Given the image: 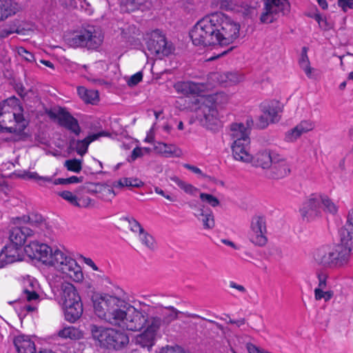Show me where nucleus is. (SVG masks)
Wrapping results in <instances>:
<instances>
[{
	"label": "nucleus",
	"mask_w": 353,
	"mask_h": 353,
	"mask_svg": "<svg viewBox=\"0 0 353 353\" xmlns=\"http://www.w3.org/2000/svg\"><path fill=\"white\" fill-rule=\"evenodd\" d=\"M154 149L157 153L167 158L180 157L183 155L181 149L174 144L159 141L155 143Z\"/></svg>",
	"instance_id": "c756f323"
},
{
	"label": "nucleus",
	"mask_w": 353,
	"mask_h": 353,
	"mask_svg": "<svg viewBox=\"0 0 353 353\" xmlns=\"http://www.w3.org/2000/svg\"><path fill=\"white\" fill-rule=\"evenodd\" d=\"M63 309L65 320L70 323H74L82 315L83 304L81 302L75 303L73 302L68 305H63Z\"/></svg>",
	"instance_id": "2f4dec72"
},
{
	"label": "nucleus",
	"mask_w": 353,
	"mask_h": 353,
	"mask_svg": "<svg viewBox=\"0 0 353 353\" xmlns=\"http://www.w3.org/2000/svg\"><path fill=\"white\" fill-rule=\"evenodd\" d=\"M229 286L232 288L236 289L238 291H239L241 293H245L246 289L242 285H239L236 283L234 281H230Z\"/></svg>",
	"instance_id": "338daca9"
},
{
	"label": "nucleus",
	"mask_w": 353,
	"mask_h": 353,
	"mask_svg": "<svg viewBox=\"0 0 353 353\" xmlns=\"http://www.w3.org/2000/svg\"><path fill=\"white\" fill-rule=\"evenodd\" d=\"M245 143V141L233 142L231 146L232 155L237 161L249 163L252 161V156L248 152L249 144Z\"/></svg>",
	"instance_id": "c85d7f7f"
},
{
	"label": "nucleus",
	"mask_w": 353,
	"mask_h": 353,
	"mask_svg": "<svg viewBox=\"0 0 353 353\" xmlns=\"http://www.w3.org/2000/svg\"><path fill=\"white\" fill-rule=\"evenodd\" d=\"M157 314L161 317V321L163 325H168L172 321L178 319V315L181 312L177 310L173 306L163 307L162 305L154 306Z\"/></svg>",
	"instance_id": "7c9ffc66"
},
{
	"label": "nucleus",
	"mask_w": 353,
	"mask_h": 353,
	"mask_svg": "<svg viewBox=\"0 0 353 353\" xmlns=\"http://www.w3.org/2000/svg\"><path fill=\"white\" fill-rule=\"evenodd\" d=\"M95 314L113 326L122 328L128 308L123 299L108 294H94L92 296Z\"/></svg>",
	"instance_id": "f03ea898"
},
{
	"label": "nucleus",
	"mask_w": 353,
	"mask_h": 353,
	"mask_svg": "<svg viewBox=\"0 0 353 353\" xmlns=\"http://www.w3.org/2000/svg\"><path fill=\"white\" fill-rule=\"evenodd\" d=\"M54 287L61 290V301L62 305H68L73 302H81V297L79 296L77 290L74 285L68 282H61V285L54 283Z\"/></svg>",
	"instance_id": "f3484780"
},
{
	"label": "nucleus",
	"mask_w": 353,
	"mask_h": 353,
	"mask_svg": "<svg viewBox=\"0 0 353 353\" xmlns=\"http://www.w3.org/2000/svg\"><path fill=\"white\" fill-rule=\"evenodd\" d=\"M350 250L343 244L333 246L324 245L317 248L313 253L314 262L325 268H341L349 262Z\"/></svg>",
	"instance_id": "20e7f679"
},
{
	"label": "nucleus",
	"mask_w": 353,
	"mask_h": 353,
	"mask_svg": "<svg viewBox=\"0 0 353 353\" xmlns=\"http://www.w3.org/2000/svg\"><path fill=\"white\" fill-rule=\"evenodd\" d=\"M23 221L33 228L34 234L43 232L45 236L49 234L50 225L41 214H30L28 216H23Z\"/></svg>",
	"instance_id": "4be33fe9"
},
{
	"label": "nucleus",
	"mask_w": 353,
	"mask_h": 353,
	"mask_svg": "<svg viewBox=\"0 0 353 353\" xmlns=\"http://www.w3.org/2000/svg\"><path fill=\"white\" fill-rule=\"evenodd\" d=\"M145 319L146 320L144 327L145 330L157 335V332L163 325L161 317L157 314L154 306L145 305Z\"/></svg>",
	"instance_id": "6ab92c4d"
},
{
	"label": "nucleus",
	"mask_w": 353,
	"mask_h": 353,
	"mask_svg": "<svg viewBox=\"0 0 353 353\" xmlns=\"http://www.w3.org/2000/svg\"><path fill=\"white\" fill-rule=\"evenodd\" d=\"M266 234L265 216L261 214H255L252 216L250 222V241L256 245L263 246L268 241Z\"/></svg>",
	"instance_id": "9b49d317"
},
{
	"label": "nucleus",
	"mask_w": 353,
	"mask_h": 353,
	"mask_svg": "<svg viewBox=\"0 0 353 353\" xmlns=\"http://www.w3.org/2000/svg\"><path fill=\"white\" fill-rule=\"evenodd\" d=\"M219 20L217 24V34L219 46H228L239 36L240 25L222 13H217Z\"/></svg>",
	"instance_id": "6e6552de"
},
{
	"label": "nucleus",
	"mask_w": 353,
	"mask_h": 353,
	"mask_svg": "<svg viewBox=\"0 0 353 353\" xmlns=\"http://www.w3.org/2000/svg\"><path fill=\"white\" fill-rule=\"evenodd\" d=\"M171 181L175 183L181 190L185 193L192 196H196L199 192V190L193 186L192 184L186 183L177 176H172L170 178Z\"/></svg>",
	"instance_id": "ea45409f"
},
{
	"label": "nucleus",
	"mask_w": 353,
	"mask_h": 353,
	"mask_svg": "<svg viewBox=\"0 0 353 353\" xmlns=\"http://www.w3.org/2000/svg\"><path fill=\"white\" fill-rule=\"evenodd\" d=\"M210 78L223 86H229L242 81L244 79V75L236 71L225 73L215 72L210 74Z\"/></svg>",
	"instance_id": "412c9836"
},
{
	"label": "nucleus",
	"mask_w": 353,
	"mask_h": 353,
	"mask_svg": "<svg viewBox=\"0 0 353 353\" xmlns=\"http://www.w3.org/2000/svg\"><path fill=\"white\" fill-rule=\"evenodd\" d=\"M290 4L288 0H264V12L261 14L262 23H272L279 16L289 12Z\"/></svg>",
	"instance_id": "9d476101"
},
{
	"label": "nucleus",
	"mask_w": 353,
	"mask_h": 353,
	"mask_svg": "<svg viewBox=\"0 0 353 353\" xmlns=\"http://www.w3.org/2000/svg\"><path fill=\"white\" fill-rule=\"evenodd\" d=\"M25 177L29 179H34L38 182L40 185H43L46 182H52V176H41L36 172H28L26 173Z\"/></svg>",
	"instance_id": "de8ad7c7"
},
{
	"label": "nucleus",
	"mask_w": 353,
	"mask_h": 353,
	"mask_svg": "<svg viewBox=\"0 0 353 353\" xmlns=\"http://www.w3.org/2000/svg\"><path fill=\"white\" fill-rule=\"evenodd\" d=\"M24 250L30 257L53 266L75 282H79L83 278L81 268L77 261L59 249L53 250L47 244L32 241L25 247Z\"/></svg>",
	"instance_id": "f257e3e1"
},
{
	"label": "nucleus",
	"mask_w": 353,
	"mask_h": 353,
	"mask_svg": "<svg viewBox=\"0 0 353 353\" xmlns=\"http://www.w3.org/2000/svg\"><path fill=\"white\" fill-rule=\"evenodd\" d=\"M270 122L266 115L263 112V114L259 117L258 125L261 128H265L268 126Z\"/></svg>",
	"instance_id": "0e129e2a"
},
{
	"label": "nucleus",
	"mask_w": 353,
	"mask_h": 353,
	"mask_svg": "<svg viewBox=\"0 0 353 353\" xmlns=\"http://www.w3.org/2000/svg\"><path fill=\"white\" fill-rule=\"evenodd\" d=\"M23 31L24 29L20 28L19 27L10 28L9 29H3L0 32V37L5 38L14 32L17 34H24Z\"/></svg>",
	"instance_id": "5fc2aeb1"
},
{
	"label": "nucleus",
	"mask_w": 353,
	"mask_h": 353,
	"mask_svg": "<svg viewBox=\"0 0 353 353\" xmlns=\"http://www.w3.org/2000/svg\"><path fill=\"white\" fill-rule=\"evenodd\" d=\"M21 112L22 108L15 97L0 103V132L16 134L22 132L27 126V121Z\"/></svg>",
	"instance_id": "7ed1b4c3"
},
{
	"label": "nucleus",
	"mask_w": 353,
	"mask_h": 353,
	"mask_svg": "<svg viewBox=\"0 0 353 353\" xmlns=\"http://www.w3.org/2000/svg\"><path fill=\"white\" fill-rule=\"evenodd\" d=\"M261 110L268 117L270 122H275L279 120L278 109L273 103L262 105Z\"/></svg>",
	"instance_id": "79ce46f5"
},
{
	"label": "nucleus",
	"mask_w": 353,
	"mask_h": 353,
	"mask_svg": "<svg viewBox=\"0 0 353 353\" xmlns=\"http://www.w3.org/2000/svg\"><path fill=\"white\" fill-rule=\"evenodd\" d=\"M21 247L10 243L0 252V268L22 260Z\"/></svg>",
	"instance_id": "a211bd4d"
},
{
	"label": "nucleus",
	"mask_w": 353,
	"mask_h": 353,
	"mask_svg": "<svg viewBox=\"0 0 353 353\" xmlns=\"http://www.w3.org/2000/svg\"><path fill=\"white\" fill-rule=\"evenodd\" d=\"M323 205L324 210L331 214H335L337 212L336 205L325 195H321V206Z\"/></svg>",
	"instance_id": "49530a36"
},
{
	"label": "nucleus",
	"mask_w": 353,
	"mask_h": 353,
	"mask_svg": "<svg viewBox=\"0 0 353 353\" xmlns=\"http://www.w3.org/2000/svg\"><path fill=\"white\" fill-rule=\"evenodd\" d=\"M273 157L270 168V177L279 179L288 176L290 172V165L286 158L278 152Z\"/></svg>",
	"instance_id": "2eb2a0df"
},
{
	"label": "nucleus",
	"mask_w": 353,
	"mask_h": 353,
	"mask_svg": "<svg viewBox=\"0 0 353 353\" xmlns=\"http://www.w3.org/2000/svg\"><path fill=\"white\" fill-rule=\"evenodd\" d=\"M143 156V150L142 148L137 147L133 149L130 159L132 161H135L137 158L141 157Z\"/></svg>",
	"instance_id": "e2e57ef3"
},
{
	"label": "nucleus",
	"mask_w": 353,
	"mask_h": 353,
	"mask_svg": "<svg viewBox=\"0 0 353 353\" xmlns=\"http://www.w3.org/2000/svg\"><path fill=\"white\" fill-rule=\"evenodd\" d=\"M326 278L327 276L325 274H320L318 275L319 279V287L316 289L324 290L326 287Z\"/></svg>",
	"instance_id": "69168bd1"
},
{
	"label": "nucleus",
	"mask_w": 353,
	"mask_h": 353,
	"mask_svg": "<svg viewBox=\"0 0 353 353\" xmlns=\"http://www.w3.org/2000/svg\"><path fill=\"white\" fill-rule=\"evenodd\" d=\"M90 330L93 339L97 341L101 347L106 349L120 350L129 343V337L124 332L95 325H91Z\"/></svg>",
	"instance_id": "423d86ee"
},
{
	"label": "nucleus",
	"mask_w": 353,
	"mask_h": 353,
	"mask_svg": "<svg viewBox=\"0 0 353 353\" xmlns=\"http://www.w3.org/2000/svg\"><path fill=\"white\" fill-rule=\"evenodd\" d=\"M321 194H314L303 203L301 214L307 221L313 220L321 213Z\"/></svg>",
	"instance_id": "4468645a"
},
{
	"label": "nucleus",
	"mask_w": 353,
	"mask_h": 353,
	"mask_svg": "<svg viewBox=\"0 0 353 353\" xmlns=\"http://www.w3.org/2000/svg\"><path fill=\"white\" fill-rule=\"evenodd\" d=\"M199 196L203 202H206L212 207H216L220 204L219 200L212 194L200 193Z\"/></svg>",
	"instance_id": "8fccbe9b"
},
{
	"label": "nucleus",
	"mask_w": 353,
	"mask_h": 353,
	"mask_svg": "<svg viewBox=\"0 0 353 353\" xmlns=\"http://www.w3.org/2000/svg\"><path fill=\"white\" fill-rule=\"evenodd\" d=\"M146 47L151 55L162 58L168 56L174 51L172 43L168 42L165 37L159 30H156L148 34Z\"/></svg>",
	"instance_id": "1a4fd4ad"
},
{
	"label": "nucleus",
	"mask_w": 353,
	"mask_h": 353,
	"mask_svg": "<svg viewBox=\"0 0 353 353\" xmlns=\"http://www.w3.org/2000/svg\"><path fill=\"white\" fill-rule=\"evenodd\" d=\"M314 128V123L311 120H303L294 128L285 134V140L288 142L295 141L303 134L311 131Z\"/></svg>",
	"instance_id": "b1692460"
},
{
	"label": "nucleus",
	"mask_w": 353,
	"mask_h": 353,
	"mask_svg": "<svg viewBox=\"0 0 353 353\" xmlns=\"http://www.w3.org/2000/svg\"><path fill=\"white\" fill-rule=\"evenodd\" d=\"M155 339L156 335L154 334L145 330L143 333L136 336L135 342L141 347H146L148 350H150L154 344Z\"/></svg>",
	"instance_id": "f704fd0d"
},
{
	"label": "nucleus",
	"mask_w": 353,
	"mask_h": 353,
	"mask_svg": "<svg viewBox=\"0 0 353 353\" xmlns=\"http://www.w3.org/2000/svg\"><path fill=\"white\" fill-rule=\"evenodd\" d=\"M146 304L141 303V308L138 310L132 306L128 308L122 329L130 331H139L141 330L145 323V310Z\"/></svg>",
	"instance_id": "ddd939ff"
},
{
	"label": "nucleus",
	"mask_w": 353,
	"mask_h": 353,
	"mask_svg": "<svg viewBox=\"0 0 353 353\" xmlns=\"http://www.w3.org/2000/svg\"><path fill=\"white\" fill-rule=\"evenodd\" d=\"M249 130L243 123H234L230 127V136L233 142L245 141V144H250Z\"/></svg>",
	"instance_id": "393cba45"
},
{
	"label": "nucleus",
	"mask_w": 353,
	"mask_h": 353,
	"mask_svg": "<svg viewBox=\"0 0 353 353\" xmlns=\"http://www.w3.org/2000/svg\"><path fill=\"white\" fill-rule=\"evenodd\" d=\"M37 283L28 279L24 281V287L22 290V296L30 304L24 306L28 312H34L37 310V304L40 301V297L36 291Z\"/></svg>",
	"instance_id": "dca6fc26"
},
{
	"label": "nucleus",
	"mask_w": 353,
	"mask_h": 353,
	"mask_svg": "<svg viewBox=\"0 0 353 353\" xmlns=\"http://www.w3.org/2000/svg\"><path fill=\"white\" fill-rule=\"evenodd\" d=\"M176 92L184 96L199 95L205 89L203 83L192 81H179L174 85Z\"/></svg>",
	"instance_id": "aec40b11"
},
{
	"label": "nucleus",
	"mask_w": 353,
	"mask_h": 353,
	"mask_svg": "<svg viewBox=\"0 0 353 353\" xmlns=\"http://www.w3.org/2000/svg\"><path fill=\"white\" fill-rule=\"evenodd\" d=\"M216 13L208 15L200 19L190 32L194 46L207 47L219 45Z\"/></svg>",
	"instance_id": "39448f33"
},
{
	"label": "nucleus",
	"mask_w": 353,
	"mask_h": 353,
	"mask_svg": "<svg viewBox=\"0 0 353 353\" xmlns=\"http://www.w3.org/2000/svg\"><path fill=\"white\" fill-rule=\"evenodd\" d=\"M121 220L127 222L130 230L134 233H138L139 234L144 230L141 223L133 216H123L121 218Z\"/></svg>",
	"instance_id": "c03bdc74"
},
{
	"label": "nucleus",
	"mask_w": 353,
	"mask_h": 353,
	"mask_svg": "<svg viewBox=\"0 0 353 353\" xmlns=\"http://www.w3.org/2000/svg\"><path fill=\"white\" fill-rule=\"evenodd\" d=\"M81 181H82L81 177L72 176H70L67 179L59 178V179H57L54 180L52 179V182L54 185H66V184H70V183H81Z\"/></svg>",
	"instance_id": "09e8293b"
},
{
	"label": "nucleus",
	"mask_w": 353,
	"mask_h": 353,
	"mask_svg": "<svg viewBox=\"0 0 353 353\" xmlns=\"http://www.w3.org/2000/svg\"><path fill=\"white\" fill-rule=\"evenodd\" d=\"M63 199L75 206L78 197L70 191H63L58 194Z\"/></svg>",
	"instance_id": "603ef678"
},
{
	"label": "nucleus",
	"mask_w": 353,
	"mask_h": 353,
	"mask_svg": "<svg viewBox=\"0 0 353 353\" xmlns=\"http://www.w3.org/2000/svg\"><path fill=\"white\" fill-rule=\"evenodd\" d=\"M345 225L353 228V209L350 210L347 214V222Z\"/></svg>",
	"instance_id": "774afa93"
},
{
	"label": "nucleus",
	"mask_w": 353,
	"mask_h": 353,
	"mask_svg": "<svg viewBox=\"0 0 353 353\" xmlns=\"http://www.w3.org/2000/svg\"><path fill=\"white\" fill-rule=\"evenodd\" d=\"M160 353H186L183 349L179 346V345H174V346H170L166 345L165 347H163L161 349Z\"/></svg>",
	"instance_id": "864d4df0"
},
{
	"label": "nucleus",
	"mask_w": 353,
	"mask_h": 353,
	"mask_svg": "<svg viewBox=\"0 0 353 353\" xmlns=\"http://www.w3.org/2000/svg\"><path fill=\"white\" fill-rule=\"evenodd\" d=\"M338 5L344 12L353 9V0H338Z\"/></svg>",
	"instance_id": "bf43d9fd"
},
{
	"label": "nucleus",
	"mask_w": 353,
	"mask_h": 353,
	"mask_svg": "<svg viewBox=\"0 0 353 353\" xmlns=\"http://www.w3.org/2000/svg\"><path fill=\"white\" fill-rule=\"evenodd\" d=\"M21 10V6L14 0H0V22L14 16Z\"/></svg>",
	"instance_id": "bb28decb"
},
{
	"label": "nucleus",
	"mask_w": 353,
	"mask_h": 353,
	"mask_svg": "<svg viewBox=\"0 0 353 353\" xmlns=\"http://www.w3.org/2000/svg\"><path fill=\"white\" fill-rule=\"evenodd\" d=\"M307 52V48L306 47H303L302 48V52L299 59V65L301 68L305 72L307 77L312 78V72L314 70V69L310 67Z\"/></svg>",
	"instance_id": "a19ab883"
},
{
	"label": "nucleus",
	"mask_w": 353,
	"mask_h": 353,
	"mask_svg": "<svg viewBox=\"0 0 353 353\" xmlns=\"http://www.w3.org/2000/svg\"><path fill=\"white\" fill-rule=\"evenodd\" d=\"M201 109L203 113L205 124L208 126L216 125L219 122L218 112L214 105H203Z\"/></svg>",
	"instance_id": "c9c22d12"
},
{
	"label": "nucleus",
	"mask_w": 353,
	"mask_h": 353,
	"mask_svg": "<svg viewBox=\"0 0 353 353\" xmlns=\"http://www.w3.org/2000/svg\"><path fill=\"white\" fill-rule=\"evenodd\" d=\"M314 296L316 300H321L323 299L325 301H329L333 296L332 291H323L322 289H315Z\"/></svg>",
	"instance_id": "3c124183"
},
{
	"label": "nucleus",
	"mask_w": 353,
	"mask_h": 353,
	"mask_svg": "<svg viewBox=\"0 0 353 353\" xmlns=\"http://www.w3.org/2000/svg\"><path fill=\"white\" fill-rule=\"evenodd\" d=\"M64 166L69 171L79 173L82 170V161L77 159L66 160Z\"/></svg>",
	"instance_id": "a18cd8bd"
},
{
	"label": "nucleus",
	"mask_w": 353,
	"mask_h": 353,
	"mask_svg": "<svg viewBox=\"0 0 353 353\" xmlns=\"http://www.w3.org/2000/svg\"><path fill=\"white\" fill-rule=\"evenodd\" d=\"M46 112L51 119L57 120L61 126L70 130L76 135L80 134L81 128L78 121L65 108H59L57 110H50Z\"/></svg>",
	"instance_id": "f8f14e48"
},
{
	"label": "nucleus",
	"mask_w": 353,
	"mask_h": 353,
	"mask_svg": "<svg viewBox=\"0 0 353 353\" xmlns=\"http://www.w3.org/2000/svg\"><path fill=\"white\" fill-rule=\"evenodd\" d=\"M234 3L229 0H221L220 2V8L225 10H232L234 9Z\"/></svg>",
	"instance_id": "680f3d73"
},
{
	"label": "nucleus",
	"mask_w": 353,
	"mask_h": 353,
	"mask_svg": "<svg viewBox=\"0 0 353 353\" xmlns=\"http://www.w3.org/2000/svg\"><path fill=\"white\" fill-rule=\"evenodd\" d=\"M139 239L148 249L154 250L157 248V244L154 238L145 230L138 234Z\"/></svg>",
	"instance_id": "37998d69"
},
{
	"label": "nucleus",
	"mask_w": 353,
	"mask_h": 353,
	"mask_svg": "<svg viewBox=\"0 0 353 353\" xmlns=\"http://www.w3.org/2000/svg\"><path fill=\"white\" fill-rule=\"evenodd\" d=\"M276 152L265 150L257 152L254 157H252L253 165L256 167H259L263 169H270L272 161L273 156L276 154Z\"/></svg>",
	"instance_id": "cd10ccee"
},
{
	"label": "nucleus",
	"mask_w": 353,
	"mask_h": 353,
	"mask_svg": "<svg viewBox=\"0 0 353 353\" xmlns=\"http://www.w3.org/2000/svg\"><path fill=\"white\" fill-rule=\"evenodd\" d=\"M58 336L62 339L77 340L83 338V334L79 329L73 326H68L59 330Z\"/></svg>",
	"instance_id": "4c0bfd02"
},
{
	"label": "nucleus",
	"mask_w": 353,
	"mask_h": 353,
	"mask_svg": "<svg viewBox=\"0 0 353 353\" xmlns=\"http://www.w3.org/2000/svg\"><path fill=\"white\" fill-rule=\"evenodd\" d=\"M143 185V183L137 178H122L113 183V186L117 188L123 187L139 188Z\"/></svg>",
	"instance_id": "58836bf2"
},
{
	"label": "nucleus",
	"mask_w": 353,
	"mask_h": 353,
	"mask_svg": "<svg viewBox=\"0 0 353 353\" xmlns=\"http://www.w3.org/2000/svg\"><path fill=\"white\" fill-rule=\"evenodd\" d=\"M98 92L94 90H90L84 98L83 101L86 103H94L98 99Z\"/></svg>",
	"instance_id": "13d9d810"
},
{
	"label": "nucleus",
	"mask_w": 353,
	"mask_h": 353,
	"mask_svg": "<svg viewBox=\"0 0 353 353\" xmlns=\"http://www.w3.org/2000/svg\"><path fill=\"white\" fill-rule=\"evenodd\" d=\"M17 52L19 56L28 62H32L34 60V55L23 47L19 48Z\"/></svg>",
	"instance_id": "6e6d98bb"
},
{
	"label": "nucleus",
	"mask_w": 353,
	"mask_h": 353,
	"mask_svg": "<svg viewBox=\"0 0 353 353\" xmlns=\"http://www.w3.org/2000/svg\"><path fill=\"white\" fill-rule=\"evenodd\" d=\"M91 199L88 196L78 198L75 206L80 208H86L91 204Z\"/></svg>",
	"instance_id": "052dcab7"
},
{
	"label": "nucleus",
	"mask_w": 353,
	"mask_h": 353,
	"mask_svg": "<svg viewBox=\"0 0 353 353\" xmlns=\"http://www.w3.org/2000/svg\"><path fill=\"white\" fill-rule=\"evenodd\" d=\"M103 36L93 27L81 29L69 33L65 37L67 44L73 48L97 49L103 42Z\"/></svg>",
	"instance_id": "0eeeda50"
},
{
	"label": "nucleus",
	"mask_w": 353,
	"mask_h": 353,
	"mask_svg": "<svg viewBox=\"0 0 353 353\" xmlns=\"http://www.w3.org/2000/svg\"><path fill=\"white\" fill-rule=\"evenodd\" d=\"M33 234L34 230L28 226L15 227L10 230L9 239L12 244L21 247L26 239Z\"/></svg>",
	"instance_id": "5701e85b"
},
{
	"label": "nucleus",
	"mask_w": 353,
	"mask_h": 353,
	"mask_svg": "<svg viewBox=\"0 0 353 353\" xmlns=\"http://www.w3.org/2000/svg\"><path fill=\"white\" fill-rule=\"evenodd\" d=\"M143 74L141 72H137L130 77L128 81V85L130 87L135 86L142 81Z\"/></svg>",
	"instance_id": "4d7b16f0"
},
{
	"label": "nucleus",
	"mask_w": 353,
	"mask_h": 353,
	"mask_svg": "<svg viewBox=\"0 0 353 353\" xmlns=\"http://www.w3.org/2000/svg\"><path fill=\"white\" fill-rule=\"evenodd\" d=\"M194 216L202 223L203 228L205 230H211L215 225L214 214L210 209L204 210L203 208H199Z\"/></svg>",
	"instance_id": "473e14b6"
},
{
	"label": "nucleus",
	"mask_w": 353,
	"mask_h": 353,
	"mask_svg": "<svg viewBox=\"0 0 353 353\" xmlns=\"http://www.w3.org/2000/svg\"><path fill=\"white\" fill-rule=\"evenodd\" d=\"M14 344L18 353H36V345L32 339L26 335H19L14 339Z\"/></svg>",
	"instance_id": "a878e982"
},
{
	"label": "nucleus",
	"mask_w": 353,
	"mask_h": 353,
	"mask_svg": "<svg viewBox=\"0 0 353 353\" xmlns=\"http://www.w3.org/2000/svg\"><path fill=\"white\" fill-rule=\"evenodd\" d=\"M107 134H108L105 132H100L98 133L90 134L83 140H78L76 143L77 152L81 156L84 155L87 152L88 146L90 143L97 140L101 137L106 136Z\"/></svg>",
	"instance_id": "72a5a7b5"
},
{
	"label": "nucleus",
	"mask_w": 353,
	"mask_h": 353,
	"mask_svg": "<svg viewBox=\"0 0 353 353\" xmlns=\"http://www.w3.org/2000/svg\"><path fill=\"white\" fill-rule=\"evenodd\" d=\"M340 244H343L345 247H348L352 251L353 248V228L344 225L339 231Z\"/></svg>",
	"instance_id": "e433bc0d"
}]
</instances>
